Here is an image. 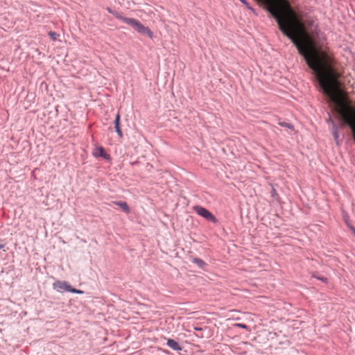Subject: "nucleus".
Segmentation results:
<instances>
[{
  "label": "nucleus",
  "mask_w": 355,
  "mask_h": 355,
  "mask_svg": "<svg viewBox=\"0 0 355 355\" xmlns=\"http://www.w3.org/2000/svg\"><path fill=\"white\" fill-rule=\"evenodd\" d=\"M248 9L254 10L253 8L249 5L246 0H240Z\"/></svg>",
  "instance_id": "obj_15"
},
{
  "label": "nucleus",
  "mask_w": 355,
  "mask_h": 355,
  "mask_svg": "<svg viewBox=\"0 0 355 355\" xmlns=\"http://www.w3.org/2000/svg\"><path fill=\"white\" fill-rule=\"evenodd\" d=\"M331 121H334L329 117V119L327 120V122L331 123Z\"/></svg>",
  "instance_id": "obj_17"
},
{
  "label": "nucleus",
  "mask_w": 355,
  "mask_h": 355,
  "mask_svg": "<svg viewBox=\"0 0 355 355\" xmlns=\"http://www.w3.org/2000/svg\"><path fill=\"white\" fill-rule=\"evenodd\" d=\"M4 244H0V249H3L4 248Z\"/></svg>",
  "instance_id": "obj_18"
},
{
  "label": "nucleus",
  "mask_w": 355,
  "mask_h": 355,
  "mask_svg": "<svg viewBox=\"0 0 355 355\" xmlns=\"http://www.w3.org/2000/svg\"><path fill=\"white\" fill-rule=\"evenodd\" d=\"M107 10L112 14L116 18L119 19V20H121V18H126L125 17H123L122 16L120 13H119L118 12H116V11H113L110 8H107Z\"/></svg>",
  "instance_id": "obj_9"
},
{
  "label": "nucleus",
  "mask_w": 355,
  "mask_h": 355,
  "mask_svg": "<svg viewBox=\"0 0 355 355\" xmlns=\"http://www.w3.org/2000/svg\"><path fill=\"white\" fill-rule=\"evenodd\" d=\"M194 211L200 216L205 218L207 220L212 222L214 223H217L218 220L207 209L201 206H195L193 207Z\"/></svg>",
  "instance_id": "obj_2"
},
{
  "label": "nucleus",
  "mask_w": 355,
  "mask_h": 355,
  "mask_svg": "<svg viewBox=\"0 0 355 355\" xmlns=\"http://www.w3.org/2000/svg\"><path fill=\"white\" fill-rule=\"evenodd\" d=\"M279 125L282 127H286L289 129H293V125L286 122H279Z\"/></svg>",
  "instance_id": "obj_11"
},
{
  "label": "nucleus",
  "mask_w": 355,
  "mask_h": 355,
  "mask_svg": "<svg viewBox=\"0 0 355 355\" xmlns=\"http://www.w3.org/2000/svg\"><path fill=\"white\" fill-rule=\"evenodd\" d=\"M351 229L353 231L354 234H355V228L352 227Z\"/></svg>",
  "instance_id": "obj_19"
},
{
  "label": "nucleus",
  "mask_w": 355,
  "mask_h": 355,
  "mask_svg": "<svg viewBox=\"0 0 355 355\" xmlns=\"http://www.w3.org/2000/svg\"><path fill=\"white\" fill-rule=\"evenodd\" d=\"M166 344L168 347L175 351H181L182 349L178 342L171 338L167 340Z\"/></svg>",
  "instance_id": "obj_6"
},
{
  "label": "nucleus",
  "mask_w": 355,
  "mask_h": 355,
  "mask_svg": "<svg viewBox=\"0 0 355 355\" xmlns=\"http://www.w3.org/2000/svg\"><path fill=\"white\" fill-rule=\"evenodd\" d=\"M69 292L73 293H78V294L83 293V291L78 290L76 288H72L71 286Z\"/></svg>",
  "instance_id": "obj_12"
},
{
  "label": "nucleus",
  "mask_w": 355,
  "mask_h": 355,
  "mask_svg": "<svg viewBox=\"0 0 355 355\" xmlns=\"http://www.w3.org/2000/svg\"><path fill=\"white\" fill-rule=\"evenodd\" d=\"M92 154L95 157H102L107 160L110 159V156L105 153V149L102 146L95 148Z\"/></svg>",
  "instance_id": "obj_4"
},
{
  "label": "nucleus",
  "mask_w": 355,
  "mask_h": 355,
  "mask_svg": "<svg viewBox=\"0 0 355 355\" xmlns=\"http://www.w3.org/2000/svg\"><path fill=\"white\" fill-rule=\"evenodd\" d=\"M71 285L65 281H56L53 283V287L54 289H57L58 291H65L69 292L71 288Z\"/></svg>",
  "instance_id": "obj_3"
},
{
  "label": "nucleus",
  "mask_w": 355,
  "mask_h": 355,
  "mask_svg": "<svg viewBox=\"0 0 355 355\" xmlns=\"http://www.w3.org/2000/svg\"><path fill=\"white\" fill-rule=\"evenodd\" d=\"M49 35L50 36V37H51L53 41H55V40H56V36H57L56 33L53 32V31H50V32L49 33Z\"/></svg>",
  "instance_id": "obj_14"
},
{
  "label": "nucleus",
  "mask_w": 355,
  "mask_h": 355,
  "mask_svg": "<svg viewBox=\"0 0 355 355\" xmlns=\"http://www.w3.org/2000/svg\"><path fill=\"white\" fill-rule=\"evenodd\" d=\"M332 128L331 133L334 137V139L336 143V144L339 145V128L340 127L337 125L334 121H331Z\"/></svg>",
  "instance_id": "obj_5"
},
{
  "label": "nucleus",
  "mask_w": 355,
  "mask_h": 355,
  "mask_svg": "<svg viewBox=\"0 0 355 355\" xmlns=\"http://www.w3.org/2000/svg\"><path fill=\"white\" fill-rule=\"evenodd\" d=\"M234 326L236 327L245 329H248V328L246 324H242V323H237V324H235Z\"/></svg>",
  "instance_id": "obj_13"
},
{
  "label": "nucleus",
  "mask_w": 355,
  "mask_h": 355,
  "mask_svg": "<svg viewBox=\"0 0 355 355\" xmlns=\"http://www.w3.org/2000/svg\"><path fill=\"white\" fill-rule=\"evenodd\" d=\"M114 205L119 206L121 208V209L125 213L129 214L130 212V209L125 201H114L112 202Z\"/></svg>",
  "instance_id": "obj_7"
},
{
  "label": "nucleus",
  "mask_w": 355,
  "mask_h": 355,
  "mask_svg": "<svg viewBox=\"0 0 355 355\" xmlns=\"http://www.w3.org/2000/svg\"><path fill=\"white\" fill-rule=\"evenodd\" d=\"M114 123V128H115L116 132H117L119 137L121 138L123 137V132L120 128V115H119V114H117L116 115Z\"/></svg>",
  "instance_id": "obj_8"
},
{
  "label": "nucleus",
  "mask_w": 355,
  "mask_h": 355,
  "mask_svg": "<svg viewBox=\"0 0 355 355\" xmlns=\"http://www.w3.org/2000/svg\"><path fill=\"white\" fill-rule=\"evenodd\" d=\"M121 21L125 23L126 24L132 26L135 31L142 35H146L150 38L153 37V33L150 29L143 25L139 21L133 18H121Z\"/></svg>",
  "instance_id": "obj_1"
},
{
  "label": "nucleus",
  "mask_w": 355,
  "mask_h": 355,
  "mask_svg": "<svg viewBox=\"0 0 355 355\" xmlns=\"http://www.w3.org/2000/svg\"><path fill=\"white\" fill-rule=\"evenodd\" d=\"M313 277L316 278L315 276L313 275ZM317 279H320V280H321V281H322L324 282H327V279L325 278V277H317Z\"/></svg>",
  "instance_id": "obj_16"
},
{
  "label": "nucleus",
  "mask_w": 355,
  "mask_h": 355,
  "mask_svg": "<svg viewBox=\"0 0 355 355\" xmlns=\"http://www.w3.org/2000/svg\"><path fill=\"white\" fill-rule=\"evenodd\" d=\"M196 330H198V331H201L202 330V328H195Z\"/></svg>",
  "instance_id": "obj_20"
},
{
  "label": "nucleus",
  "mask_w": 355,
  "mask_h": 355,
  "mask_svg": "<svg viewBox=\"0 0 355 355\" xmlns=\"http://www.w3.org/2000/svg\"><path fill=\"white\" fill-rule=\"evenodd\" d=\"M193 262L196 263L201 268H202L205 265V263L202 259H200L199 258H194L193 259Z\"/></svg>",
  "instance_id": "obj_10"
}]
</instances>
